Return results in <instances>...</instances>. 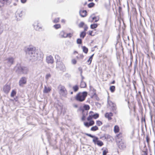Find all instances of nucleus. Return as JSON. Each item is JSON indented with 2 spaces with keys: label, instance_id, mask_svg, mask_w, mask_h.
<instances>
[{
  "label": "nucleus",
  "instance_id": "nucleus-50",
  "mask_svg": "<svg viewBox=\"0 0 155 155\" xmlns=\"http://www.w3.org/2000/svg\"><path fill=\"white\" fill-rule=\"evenodd\" d=\"M21 2L22 3H25L26 2L27 0H21Z\"/></svg>",
  "mask_w": 155,
  "mask_h": 155
},
{
  "label": "nucleus",
  "instance_id": "nucleus-10",
  "mask_svg": "<svg viewBox=\"0 0 155 155\" xmlns=\"http://www.w3.org/2000/svg\"><path fill=\"white\" fill-rule=\"evenodd\" d=\"M98 18L95 16L94 14L91 15L89 18V21L91 22L94 21L97 22L98 21Z\"/></svg>",
  "mask_w": 155,
  "mask_h": 155
},
{
  "label": "nucleus",
  "instance_id": "nucleus-45",
  "mask_svg": "<svg viewBox=\"0 0 155 155\" xmlns=\"http://www.w3.org/2000/svg\"><path fill=\"white\" fill-rule=\"evenodd\" d=\"M71 62L73 64H75L77 63V61L75 59H74L72 60Z\"/></svg>",
  "mask_w": 155,
  "mask_h": 155
},
{
  "label": "nucleus",
  "instance_id": "nucleus-9",
  "mask_svg": "<svg viewBox=\"0 0 155 155\" xmlns=\"http://www.w3.org/2000/svg\"><path fill=\"white\" fill-rule=\"evenodd\" d=\"M27 83L26 78L25 77H22L20 80L19 84L20 86H22L24 84Z\"/></svg>",
  "mask_w": 155,
  "mask_h": 155
},
{
  "label": "nucleus",
  "instance_id": "nucleus-15",
  "mask_svg": "<svg viewBox=\"0 0 155 155\" xmlns=\"http://www.w3.org/2000/svg\"><path fill=\"white\" fill-rule=\"evenodd\" d=\"M51 87H47L45 86L43 92L44 93H47L51 91Z\"/></svg>",
  "mask_w": 155,
  "mask_h": 155
},
{
  "label": "nucleus",
  "instance_id": "nucleus-35",
  "mask_svg": "<svg viewBox=\"0 0 155 155\" xmlns=\"http://www.w3.org/2000/svg\"><path fill=\"white\" fill-rule=\"evenodd\" d=\"M95 5V4L93 3H91L88 5V6L89 8H91L93 7Z\"/></svg>",
  "mask_w": 155,
  "mask_h": 155
},
{
  "label": "nucleus",
  "instance_id": "nucleus-8",
  "mask_svg": "<svg viewBox=\"0 0 155 155\" xmlns=\"http://www.w3.org/2000/svg\"><path fill=\"white\" fill-rule=\"evenodd\" d=\"M10 90L11 87L9 85L6 84L3 87V91L6 94H8Z\"/></svg>",
  "mask_w": 155,
  "mask_h": 155
},
{
  "label": "nucleus",
  "instance_id": "nucleus-25",
  "mask_svg": "<svg viewBox=\"0 0 155 155\" xmlns=\"http://www.w3.org/2000/svg\"><path fill=\"white\" fill-rule=\"evenodd\" d=\"M16 91L15 90H12L11 92V96L12 97H13L15 96L16 94Z\"/></svg>",
  "mask_w": 155,
  "mask_h": 155
},
{
  "label": "nucleus",
  "instance_id": "nucleus-31",
  "mask_svg": "<svg viewBox=\"0 0 155 155\" xmlns=\"http://www.w3.org/2000/svg\"><path fill=\"white\" fill-rule=\"evenodd\" d=\"M97 26V25L96 24H94L91 25V28L92 29H94L96 28Z\"/></svg>",
  "mask_w": 155,
  "mask_h": 155
},
{
  "label": "nucleus",
  "instance_id": "nucleus-53",
  "mask_svg": "<svg viewBox=\"0 0 155 155\" xmlns=\"http://www.w3.org/2000/svg\"><path fill=\"white\" fill-rule=\"evenodd\" d=\"M115 81L114 80L113 81H112V82H111L110 84H114L115 83Z\"/></svg>",
  "mask_w": 155,
  "mask_h": 155
},
{
  "label": "nucleus",
  "instance_id": "nucleus-55",
  "mask_svg": "<svg viewBox=\"0 0 155 155\" xmlns=\"http://www.w3.org/2000/svg\"><path fill=\"white\" fill-rule=\"evenodd\" d=\"M84 78L83 77H82V80L84 79Z\"/></svg>",
  "mask_w": 155,
  "mask_h": 155
},
{
  "label": "nucleus",
  "instance_id": "nucleus-17",
  "mask_svg": "<svg viewBox=\"0 0 155 155\" xmlns=\"http://www.w3.org/2000/svg\"><path fill=\"white\" fill-rule=\"evenodd\" d=\"M20 70L23 73L27 74L28 70L26 67H21Z\"/></svg>",
  "mask_w": 155,
  "mask_h": 155
},
{
  "label": "nucleus",
  "instance_id": "nucleus-30",
  "mask_svg": "<svg viewBox=\"0 0 155 155\" xmlns=\"http://www.w3.org/2000/svg\"><path fill=\"white\" fill-rule=\"evenodd\" d=\"M54 27L56 29H58L61 28V25L60 24H56L54 25Z\"/></svg>",
  "mask_w": 155,
  "mask_h": 155
},
{
  "label": "nucleus",
  "instance_id": "nucleus-43",
  "mask_svg": "<svg viewBox=\"0 0 155 155\" xmlns=\"http://www.w3.org/2000/svg\"><path fill=\"white\" fill-rule=\"evenodd\" d=\"M85 134L87 135V136L90 137H91V138H93V139L94 138V137H94L93 135H92L91 134H87V133H86Z\"/></svg>",
  "mask_w": 155,
  "mask_h": 155
},
{
  "label": "nucleus",
  "instance_id": "nucleus-58",
  "mask_svg": "<svg viewBox=\"0 0 155 155\" xmlns=\"http://www.w3.org/2000/svg\"><path fill=\"white\" fill-rule=\"evenodd\" d=\"M14 100H15V98H14Z\"/></svg>",
  "mask_w": 155,
  "mask_h": 155
},
{
  "label": "nucleus",
  "instance_id": "nucleus-6",
  "mask_svg": "<svg viewBox=\"0 0 155 155\" xmlns=\"http://www.w3.org/2000/svg\"><path fill=\"white\" fill-rule=\"evenodd\" d=\"M93 141L95 144H97L98 146L101 147L104 145L103 142L98 140V138L97 137H95L93 140Z\"/></svg>",
  "mask_w": 155,
  "mask_h": 155
},
{
  "label": "nucleus",
  "instance_id": "nucleus-46",
  "mask_svg": "<svg viewBox=\"0 0 155 155\" xmlns=\"http://www.w3.org/2000/svg\"><path fill=\"white\" fill-rule=\"evenodd\" d=\"M110 4L109 3H108V4H105L104 5L105 7L107 8H108L109 7H110Z\"/></svg>",
  "mask_w": 155,
  "mask_h": 155
},
{
  "label": "nucleus",
  "instance_id": "nucleus-11",
  "mask_svg": "<svg viewBox=\"0 0 155 155\" xmlns=\"http://www.w3.org/2000/svg\"><path fill=\"white\" fill-rule=\"evenodd\" d=\"M46 61L48 64H52L54 62V59L52 56L49 55L47 57Z\"/></svg>",
  "mask_w": 155,
  "mask_h": 155
},
{
  "label": "nucleus",
  "instance_id": "nucleus-49",
  "mask_svg": "<svg viewBox=\"0 0 155 155\" xmlns=\"http://www.w3.org/2000/svg\"><path fill=\"white\" fill-rule=\"evenodd\" d=\"M3 30L1 29V23L0 22V34L2 32Z\"/></svg>",
  "mask_w": 155,
  "mask_h": 155
},
{
  "label": "nucleus",
  "instance_id": "nucleus-47",
  "mask_svg": "<svg viewBox=\"0 0 155 155\" xmlns=\"http://www.w3.org/2000/svg\"><path fill=\"white\" fill-rule=\"evenodd\" d=\"M25 15V13L24 12H21L19 14V16L20 17H21L23 16L24 15Z\"/></svg>",
  "mask_w": 155,
  "mask_h": 155
},
{
  "label": "nucleus",
  "instance_id": "nucleus-54",
  "mask_svg": "<svg viewBox=\"0 0 155 155\" xmlns=\"http://www.w3.org/2000/svg\"><path fill=\"white\" fill-rule=\"evenodd\" d=\"M93 1V0H88V1L89 2H91V1Z\"/></svg>",
  "mask_w": 155,
  "mask_h": 155
},
{
  "label": "nucleus",
  "instance_id": "nucleus-21",
  "mask_svg": "<svg viewBox=\"0 0 155 155\" xmlns=\"http://www.w3.org/2000/svg\"><path fill=\"white\" fill-rule=\"evenodd\" d=\"M123 137V134L122 133L120 132L116 136L115 138L116 139H119Z\"/></svg>",
  "mask_w": 155,
  "mask_h": 155
},
{
  "label": "nucleus",
  "instance_id": "nucleus-27",
  "mask_svg": "<svg viewBox=\"0 0 155 155\" xmlns=\"http://www.w3.org/2000/svg\"><path fill=\"white\" fill-rule=\"evenodd\" d=\"M110 90L111 92H114L115 90V86H111L110 87Z\"/></svg>",
  "mask_w": 155,
  "mask_h": 155
},
{
  "label": "nucleus",
  "instance_id": "nucleus-48",
  "mask_svg": "<svg viewBox=\"0 0 155 155\" xmlns=\"http://www.w3.org/2000/svg\"><path fill=\"white\" fill-rule=\"evenodd\" d=\"M142 152L143 153V154H142V155H147V151H143Z\"/></svg>",
  "mask_w": 155,
  "mask_h": 155
},
{
  "label": "nucleus",
  "instance_id": "nucleus-5",
  "mask_svg": "<svg viewBox=\"0 0 155 155\" xmlns=\"http://www.w3.org/2000/svg\"><path fill=\"white\" fill-rule=\"evenodd\" d=\"M99 117V115L98 113H94L92 111H90L88 113V116L87 118L91 119H96Z\"/></svg>",
  "mask_w": 155,
  "mask_h": 155
},
{
  "label": "nucleus",
  "instance_id": "nucleus-12",
  "mask_svg": "<svg viewBox=\"0 0 155 155\" xmlns=\"http://www.w3.org/2000/svg\"><path fill=\"white\" fill-rule=\"evenodd\" d=\"M104 116L109 120H110L112 119V117L113 116V114L111 112L106 113L105 114Z\"/></svg>",
  "mask_w": 155,
  "mask_h": 155
},
{
  "label": "nucleus",
  "instance_id": "nucleus-19",
  "mask_svg": "<svg viewBox=\"0 0 155 155\" xmlns=\"http://www.w3.org/2000/svg\"><path fill=\"white\" fill-rule=\"evenodd\" d=\"M86 86V84L84 81L82 80L81 83L80 84V87L81 88H84Z\"/></svg>",
  "mask_w": 155,
  "mask_h": 155
},
{
  "label": "nucleus",
  "instance_id": "nucleus-57",
  "mask_svg": "<svg viewBox=\"0 0 155 155\" xmlns=\"http://www.w3.org/2000/svg\"><path fill=\"white\" fill-rule=\"evenodd\" d=\"M119 8H121L119 7Z\"/></svg>",
  "mask_w": 155,
  "mask_h": 155
},
{
  "label": "nucleus",
  "instance_id": "nucleus-24",
  "mask_svg": "<svg viewBox=\"0 0 155 155\" xmlns=\"http://www.w3.org/2000/svg\"><path fill=\"white\" fill-rule=\"evenodd\" d=\"M86 35V32L85 31H83L81 32L80 35V37L82 38H84Z\"/></svg>",
  "mask_w": 155,
  "mask_h": 155
},
{
  "label": "nucleus",
  "instance_id": "nucleus-23",
  "mask_svg": "<svg viewBox=\"0 0 155 155\" xmlns=\"http://www.w3.org/2000/svg\"><path fill=\"white\" fill-rule=\"evenodd\" d=\"M94 55V54H93L91 56L89 59L87 61V62L88 64H91Z\"/></svg>",
  "mask_w": 155,
  "mask_h": 155
},
{
  "label": "nucleus",
  "instance_id": "nucleus-44",
  "mask_svg": "<svg viewBox=\"0 0 155 155\" xmlns=\"http://www.w3.org/2000/svg\"><path fill=\"white\" fill-rule=\"evenodd\" d=\"M84 31H85V32H86V31L88 29V27L86 25H85L84 26Z\"/></svg>",
  "mask_w": 155,
  "mask_h": 155
},
{
  "label": "nucleus",
  "instance_id": "nucleus-13",
  "mask_svg": "<svg viewBox=\"0 0 155 155\" xmlns=\"http://www.w3.org/2000/svg\"><path fill=\"white\" fill-rule=\"evenodd\" d=\"M79 14L82 17H86L87 15V12L86 10L81 9L79 11Z\"/></svg>",
  "mask_w": 155,
  "mask_h": 155
},
{
  "label": "nucleus",
  "instance_id": "nucleus-7",
  "mask_svg": "<svg viewBox=\"0 0 155 155\" xmlns=\"http://www.w3.org/2000/svg\"><path fill=\"white\" fill-rule=\"evenodd\" d=\"M117 145L118 147L120 149L124 150L126 148V144L121 140L118 143Z\"/></svg>",
  "mask_w": 155,
  "mask_h": 155
},
{
  "label": "nucleus",
  "instance_id": "nucleus-18",
  "mask_svg": "<svg viewBox=\"0 0 155 155\" xmlns=\"http://www.w3.org/2000/svg\"><path fill=\"white\" fill-rule=\"evenodd\" d=\"M99 130L98 127L96 125L93 126L91 128V130L93 131H95Z\"/></svg>",
  "mask_w": 155,
  "mask_h": 155
},
{
  "label": "nucleus",
  "instance_id": "nucleus-16",
  "mask_svg": "<svg viewBox=\"0 0 155 155\" xmlns=\"http://www.w3.org/2000/svg\"><path fill=\"white\" fill-rule=\"evenodd\" d=\"M120 130V128L118 126L116 125L114 126V131L115 133H119Z\"/></svg>",
  "mask_w": 155,
  "mask_h": 155
},
{
  "label": "nucleus",
  "instance_id": "nucleus-33",
  "mask_svg": "<svg viewBox=\"0 0 155 155\" xmlns=\"http://www.w3.org/2000/svg\"><path fill=\"white\" fill-rule=\"evenodd\" d=\"M8 62L11 63V64H12L13 63V62H14V59L13 58H8Z\"/></svg>",
  "mask_w": 155,
  "mask_h": 155
},
{
  "label": "nucleus",
  "instance_id": "nucleus-37",
  "mask_svg": "<svg viewBox=\"0 0 155 155\" xmlns=\"http://www.w3.org/2000/svg\"><path fill=\"white\" fill-rule=\"evenodd\" d=\"M108 151L107 149L104 150L103 152V155H107V154L108 153Z\"/></svg>",
  "mask_w": 155,
  "mask_h": 155
},
{
  "label": "nucleus",
  "instance_id": "nucleus-52",
  "mask_svg": "<svg viewBox=\"0 0 155 155\" xmlns=\"http://www.w3.org/2000/svg\"><path fill=\"white\" fill-rule=\"evenodd\" d=\"M73 53H74V54H78V51H74V52Z\"/></svg>",
  "mask_w": 155,
  "mask_h": 155
},
{
  "label": "nucleus",
  "instance_id": "nucleus-56",
  "mask_svg": "<svg viewBox=\"0 0 155 155\" xmlns=\"http://www.w3.org/2000/svg\"><path fill=\"white\" fill-rule=\"evenodd\" d=\"M71 94H73V92H71Z\"/></svg>",
  "mask_w": 155,
  "mask_h": 155
},
{
  "label": "nucleus",
  "instance_id": "nucleus-2",
  "mask_svg": "<svg viewBox=\"0 0 155 155\" xmlns=\"http://www.w3.org/2000/svg\"><path fill=\"white\" fill-rule=\"evenodd\" d=\"M26 51L29 54L31 55V56L36 57L37 59L38 58L39 52L38 50H36L35 47L30 46L27 48ZM39 55H40V57L42 59L43 55L41 53L39 54Z\"/></svg>",
  "mask_w": 155,
  "mask_h": 155
},
{
  "label": "nucleus",
  "instance_id": "nucleus-20",
  "mask_svg": "<svg viewBox=\"0 0 155 155\" xmlns=\"http://www.w3.org/2000/svg\"><path fill=\"white\" fill-rule=\"evenodd\" d=\"M96 126L98 127L101 126L103 124L102 122L99 120H97L96 121Z\"/></svg>",
  "mask_w": 155,
  "mask_h": 155
},
{
  "label": "nucleus",
  "instance_id": "nucleus-14",
  "mask_svg": "<svg viewBox=\"0 0 155 155\" xmlns=\"http://www.w3.org/2000/svg\"><path fill=\"white\" fill-rule=\"evenodd\" d=\"M59 36L61 38H66V33L64 31H62L60 32Z\"/></svg>",
  "mask_w": 155,
  "mask_h": 155
},
{
  "label": "nucleus",
  "instance_id": "nucleus-1",
  "mask_svg": "<svg viewBox=\"0 0 155 155\" xmlns=\"http://www.w3.org/2000/svg\"><path fill=\"white\" fill-rule=\"evenodd\" d=\"M88 114V112H85L84 110H82V115L81 118V120L83 122L84 125L86 127L88 128L89 127L93 126L95 123V122L93 120H92L86 118Z\"/></svg>",
  "mask_w": 155,
  "mask_h": 155
},
{
  "label": "nucleus",
  "instance_id": "nucleus-3",
  "mask_svg": "<svg viewBox=\"0 0 155 155\" xmlns=\"http://www.w3.org/2000/svg\"><path fill=\"white\" fill-rule=\"evenodd\" d=\"M87 95V93L86 91L79 92L76 95L74 98L77 101L82 102L85 100Z\"/></svg>",
  "mask_w": 155,
  "mask_h": 155
},
{
  "label": "nucleus",
  "instance_id": "nucleus-28",
  "mask_svg": "<svg viewBox=\"0 0 155 155\" xmlns=\"http://www.w3.org/2000/svg\"><path fill=\"white\" fill-rule=\"evenodd\" d=\"M83 107L85 110H88L90 109V106L88 105L84 104L83 106Z\"/></svg>",
  "mask_w": 155,
  "mask_h": 155
},
{
  "label": "nucleus",
  "instance_id": "nucleus-26",
  "mask_svg": "<svg viewBox=\"0 0 155 155\" xmlns=\"http://www.w3.org/2000/svg\"><path fill=\"white\" fill-rule=\"evenodd\" d=\"M72 89L74 92H76L78 91L79 87L78 85H76L73 87Z\"/></svg>",
  "mask_w": 155,
  "mask_h": 155
},
{
  "label": "nucleus",
  "instance_id": "nucleus-38",
  "mask_svg": "<svg viewBox=\"0 0 155 155\" xmlns=\"http://www.w3.org/2000/svg\"><path fill=\"white\" fill-rule=\"evenodd\" d=\"M77 42L78 44H81L82 43V41L81 39L78 38L77 40Z\"/></svg>",
  "mask_w": 155,
  "mask_h": 155
},
{
  "label": "nucleus",
  "instance_id": "nucleus-32",
  "mask_svg": "<svg viewBox=\"0 0 155 155\" xmlns=\"http://www.w3.org/2000/svg\"><path fill=\"white\" fill-rule=\"evenodd\" d=\"M84 56L82 54H79V56L76 57V58L77 59H82L84 58Z\"/></svg>",
  "mask_w": 155,
  "mask_h": 155
},
{
  "label": "nucleus",
  "instance_id": "nucleus-4",
  "mask_svg": "<svg viewBox=\"0 0 155 155\" xmlns=\"http://www.w3.org/2000/svg\"><path fill=\"white\" fill-rule=\"evenodd\" d=\"M58 89L60 95L62 97H66L68 94L67 91L65 87L62 85H59Z\"/></svg>",
  "mask_w": 155,
  "mask_h": 155
},
{
  "label": "nucleus",
  "instance_id": "nucleus-41",
  "mask_svg": "<svg viewBox=\"0 0 155 155\" xmlns=\"http://www.w3.org/2000/svg\"><path fill=\"white\" fill-rule=\"evenodd\" d=\"M146 141H147V142L148 144H149L150 139L148 135H147V136L146 137Z\"/></svg>",
  "mask_w": 155,
  "mask_h": 155
},
{
  "label": "nucleus",
  "instance_id": "nucleus-22",
  "mask_svg": "<svg viewBox=\"0 0 155 155\" xmlns=\"http://www.w3.org/2000/svg\"><path fill=\"white\" fill-rule=\"evenodd\" d=\"M82 49L83 52L85 54H87L88 51V49L85 46H82Z\"/></svg>",
  "mask_w": 155,
  "mask_h": 155
},
{
  "label": "nucleus",
  "instance_id": "nucleus-51",
  "mask_svg": "<svg viewBox=\"0 0 155 155\" xmlns=\"http://www.w3.org/2000/svg\"><path fill=\"white\" fill-rule=\"evenodd\" d=\"M73 106L74 107L77 108L78 107V105L77 104H74L73 105Z\"/></svg>",
  "mask_w": 155,
  "mask_h": 155
},
{
  "label": "nucleus",
  "instance_id": "nucleus-40",
  "mask_svg": "<svg viewBox=\"0 0 155 155\" xmlns=\"http://www.w3.org/2000/svg\"><path fill=\"white\" fill-rule=\"evenodd\" d=\"M34 28L36 30L39 29L40 28L38 24L35 25H34Z\"/></svg>",
  "mask_w": 155,
  "mask_h": 155
},
{
  "label": "nucleus",
  "instance_id": "nucleus-42",
  "mask_svg": "<svg viewBox=\"0 0 155 155\" xmlns=\"http://www.w3.org/2000/svg\"><path fill=\"white\" fill-rule=\"evenodd\" d=\"M51 75L50 74H47L45 76V78L46 79H48L51 77Z\"/></svg>",
  "mask_w": 155,
  "mask_h": 155
},
{
  "label": "nucleus",
  "instance_id": "nucleus-36",
  "mask_svg": "<svg viewBox=\"0 0 155 155\" xmlns=\"http://www.w3.org/2000/svg\"><path fill=\"white\" fill-rule=\"evenodd\" d=\"M73 33H69L67 34L66 33V36H67V38L69 37L70 38H71L72 36H73Z\"/></svg>",
  "mask_w": 155,
  "mask_h": 155
},
{
  "label": "nucleus",
  "instance_id": "nucleus-39",
  "mask_svg": "<svg viewBox=\"0 0 155 155\" xmlns=\"http://www.w3.org/2000/svg\"><path fill=\"white\" fill-rule=\"evenodd\" d=\"M93 31H89L88 32V34L89 35H90L92 36H94V34H92Z\"/></svg>",
  "mask_w": 155,
  "mask_h": 155
},
{
  "label": "nucleus",
  "instance_id": "nucleus-29",
  "mask_svg": "<svg viewBox=\"0 0 155 155\" xmlns=\"http://www.w3.org/2000/svg\"><path fill=\"white\" fill-rule=\"evenodd\" d=\"M85 25L83 21L81 22L78 25V26L80 28H82L83 27H84V26Z\"/></svg>",
  "mask_w": 155,
  "mask_h": 155
},
{
  "label": "nucleus",
  "instance_id": "nucleus-59",
  "mask_svg": "<svg viewBox=\"0 0 155 155\" xmlns=\"http://www.w3.org/2000/svg\"><path fill=\"white\" fill-rule=\"evenodd\" d=\"M95 1H97V0H95Z\"/></svg>",
  "mask_w": 155,
  "mask_h": 155
},
{
  "label": "nucleus",
  "instance_id": "nucleus-34",
  "mask_svg": "<svg viewBox=\"0 0 155 155\" xmlns=\"http://www.w3.org/2000/svg\"><path fill=\"white\" fill-rule=\"evenodd\" d=\"M60 18H56L53 21V22L54 23H57L59 21Z\"/></svg>",
  "mask_w": 155,
  "mask_h": 155
}]
</instances>
